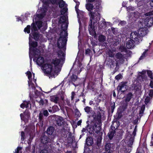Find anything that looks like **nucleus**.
<instances>
[{"label": "nucleus", "instance_id": "obj_1", "mask_svg": "<svg viewBox=\"0 0 153 153\" xmlns=\"http://www.w3.org/2000/svg\"><path fill=\"white\" fill-rule=\"evenodd\" d=\"M95 2L96 7L94 8V12H91L89 13L90 20L89 22L88 30L90 34L92 35L96 34L95 28L97 22L100 20V8L101 1L96 0Z\"/></svg>", "mask_w": 153, "mask_h": 153}, {"label": "nucleus", "instance_id": "obj_2", "mask_svg": "<svg viewBox=\"0 0 153 153\" xmlns=\"http://www.w3.org/2000/svg\"><path fill=\"white\" fill-rule=\"evenodd\" d=\"M57 54L59 59L56 58L55 59L48 60L47 63L42 66L43 69L45 71L46 73L50 74L54 68H56L59 64L62 65L64 63L65 55L63 51L61 50H59L57 52Z\"/></svg>", "mask_w": 153, "mask_h": 153}, {"label": "nucleus", "instance_id": "obj_3", "mask_svg": "<svg viewBox=\"0 0 153 153\" xmlns=\"http://www.w3.org/2000/svg\"><path fill=\"white\" fill-rule=\"evenodd\" d=\"M94 120L95 123L92 128L91 126L89 127V133L91 134H93L94 131L97 134H100V133L101 132L102 121H101V114L100 112L98 111L97 112V114L93 115Z\"/></svg>", "mask_w": 153, "mask_h": 153}, {"label": "nucleus", "instance_id": "obj_4", "mask_svg": "<svg viewBox=\"0 0 153 153\" xmlns=\"http://www.w3.org/2000/svg\"><path fill=\"white\" fill-rule=\"evenodd\" d=\"M62 30L63 31L60 32V37L58 39L57 42V47L59 48H64L66 46L67 40L65 36V34L67 35L68 33L65 30L64 27Z\"/></svg>", "mask_w": 153, "mask_h": 153}, {"label": "nucleus", "instance_id": "obj_5", "mask_svg": "<svg viewBox=\"0 0 153 153\" xmlns=\"http://www.w3.org/2000/svg\"><path fill=\"white\" fill-rule=\"evenodd\" d=\"M29 39L30 40V37ZM29 45L30 46L29 53L32 52L33 53V56H38L40 55V51L36 48L38 46L37 42L29 40Z\"/></svg>", "mask_w": 153, "mask_h": 153}, {"label": "nucleus", "instance_id": "obj_6", "mask_svg": "<svg viewBox=\"0 0 153 153\" xmlns=\"http://www.w3.org/2000/svg\"><path fill=\"white\" fill-rule=\"evenodd\" d=\"M41 142L44 144L43 146L45 148L48 149L49 147H51L52 146V143L53 142L54 139H51L50 137L44 135L40 138Z\"/></svg>", "mask_w": 153, "mask_h": 153}, {"label": "nucleus", "instance_id": "obj_7", "mask_svg": "<svg viewBox=\"0 0 153 153\" xmlns=\"http://www.w3.org/2000/svg\"><path fill=\"white\" fill-rule=\"evenodd\" d=\"M40 54L38 56H33L34 58L33 59V61L34 62H36V63L37 65L39 66H41V68L42 69L44 72L45 74H47L45 72V71L43 69V68L42 67L44 64L47 63H46L43 64L44 62V59L43 57L40 56Z\"/></svg>", "mask_w": 153, "mask_h": 153}, {"label": "nucleus", "instance_id": "obj_8", "mask_svg": "<svg viewBox=\"0 0 153 153\" xmlns=\"http://www.w3.org/2000/svg\"><path fill=\"white\" fill-rule=\"evenodd\" d=\"M45 132L51 139H54L56 135L55 128L52 126H49Z\"/></svg>", "mask_w": 153, "mask_h": 153}, {"label": "nucleus", "instance_id": "obj_9", "mask_svg": "<svg viewBox=\"0 0 153 153\" xmlns=\"http://www.w3.org/2000/svg\"><path fill=\"white\" fill-rule=\"evenodd\" d=\"M130 39L135 43H138L140 40H142L141 37L138 35L137 32L134 31L131 32L130 36Z\"/></svg>", "mask_w": 153, "mask_h": 153}, {"label": "nucleus", "instance_id": "obj_10", "mask_svg": "<svg viewBox=\"0 0 153 153\" xmlns=\"http://www.w3.org/2000/svg\"><path fill=\"white\" fill-rule=\"evenodd\" d=\"M128 83L127 81H123L120 83L117 87L118 91H120L123 93L127 90L128 89Z\"/></svg>", "mask_w": 153, "mask_h": 153}, {"label": "nucleus", "instance_id": "obj_11", "mask_svg": "<svg viewBox=\"0 0 153 153\" xmlns=\"http://www.w3.org/2000/svg\"><path fill=\"white\" fill-rule=\"evenodd\" d=\"M113 146L112 144L106 143L103 149V153H112L114 150Z\"/></svg>", "mask_w": 153, "mask_h": 153}, {"label": "nucleus", "instance_id": "obj_12", "mask_svg": "<svg viewBox=\"0 0 153 153\" xmlns=\"http://www.w3.org/2000/svg\"><path fill=\"white\" fill-rule=\"evenodd\" d=\"M65 121L63 118L60 116H57L55 118L53 121V124L55 126H61L64 124Z\"/></svg>", "mask_w": 153, "mask_h": 153}, {"label": "nucleus", "instance_id": "obj_13", "mask_svg": "<svg viewBox=\"0 0 153 153\" xmlns=\"http://www.w3.org/2000/svg\"><path fill=\"white\" fill-rule=\"evenodd\" d=\"M148 31L147 29L141 28L138 30L137 33L142 39L144 36L147 34Z\"/></svg>", "mask_w": 153, "mask_h": 153}, {"label": "nucleus", "instance_id": "obj_14", "mask_svg": "<svg viewBox=\"0 0 153 153\" xmlns=\"http://www.w3.org/2000/svg\"><path fill=\"white\" fill-rule=\"evenodd\" d=\"M145 24L148 27H151L153 25V18L148 16L144 20Z\"/></svg>", "mask_w": 153, "mask_h": 153}, {"label": "nucleus", "instance_id": "obj_15", "mask_svg": "<svg viewBox=\"0 0 153 153\" xmlns=\"http://www.w3.org/2000/svg\"><path fill=\"white\" fill-rule=\"evenodd\" d=\"M133 97V94L131 92L128 93L126 95L125 99V101L126 102V103L124 104V105H125V107H126L127 106V103L130 102Z\"/></svg>", "mask_w": 153, "mask_h": 153}, {"label": "nucleus", "instance_id": "obj_16", "mask_svg": "<svg viewBox=\"0 0 153 153\" xmlns=\"http://www.w3.org/2000/svg\"><path fill=\"white\" fill-rule=\"evenodd\" d=\"M32 34L33 36L32 38L36 41H38L39 39L40 36L41 35L38 32L36 31H33L31 32V33L29 34L30 37V36Z\"/></svg>", "mask_w": 153, "mask_h": 153}, {"label": "nucleus", "instance_id": "obj_17", "mask_svg": "<svg viewBox=\"0 0 153 153\" xmlns=\"http://www.w3.org/2000/svg\"><path fill=\"white\" fill-rule=\"evenodd\" d=\"M59 134L62 137L65 138H67L68 137V134L69 131L64 128H62L59 130Z\"/></svg>", "mask_w": 153, "mask_h": 153}, {"label": "nucleus", "instance_id": "obj_18", "mask_svg": "<svg viewBox=\"0 0 153 153\" xmlns=\"http://www.w3.org/2000/svg\"><path fill=\"white\" fill-rule=\"evenodd\" d=\"M116 131L112 128H110L109 129V131L108 133V136L109 139L111 140L113 138L114 136L116 135Z\"/></svg>", "mask_w": 153, "mask_h": 153}, {"label": "nucleus", "instance_id": "obj_19", "mask_svg": "<svg viewBox=\"0 0 153 153\" xmlns=\"http://www.w3.org/2000/svg\"><path fill=\"white\" fill-rule=\"evenodd\" d=\"M120 123L119 121H115L114 120V119L110 128L116 131L120 126Z\"/></svg>", "mask_w": 153, "mask_h": 153}, {"label": "nucleus", "instance_id": "obj_20", "mask_svg": "<svg viewBox=\"0 0 153 153\" xmlns=\"http://www.w3.org/2000/svg\"><path fill=\"white\" fill-rule=\"evenodd\" d=\"M78 79L77 76L73 74L72 76L70 77V79H69V82L70 83H72L75 86L76 85L75 84L76 81H77Z\"/></svg>", "mask_w": 153, "mask_h": 153}, {"label": "nucleus", "instance_id": "obj_21", "mask_svg": "<svg viewBox=\"0 0 153 153\" xmlns=\"http://www.w3.org/2000/svg\"><path fill=\"white\" fill-rule=\"evenodd\" d=\"M66 20V17L65 16H62L60 17L59 20V24H62L61 25V28L62 29H63V25H65V23Z\"/></svg>", "mask_w": 153, "mask_h": 153}, {"label": "nucleus", "instance_id": "obj_22", "mask_svg": "<svg viewBox=\"0 0 153 153\" xmlns=\"http://www.w3.org/2000/svg\"><path fill=\"white\" fill-rule=\"evenodd\" d=\"M102 132H101L100 133V134H99L97 137L96 143L98 146H100L101 143L102 139Z\"/></svg>", "mask_w": 153, "mask_h": 153}, {"label": "nucleus", "instance_id": "obj_23", "mask_svg": "<svg viewBox=\"0 0 153 153\" xmlns=\"http://www.w3.org/2000/svg\"><path fill=\"white\" fill-rule=\"evenodd\" d=\"M134 42L131 40H129L126 43V47L128 49L134 48Z\"/></svg>", "mask_w": 153, "mask_h": 153}, {"label": "nucleus", "instance_id": "obj_24", "mask_svg": "<svg viewBox=\"0 0 153 153\" xmlns=\"http://www.w3.org/2000/svg\"><path fill=\"white\" fill-rule=\"evenodd\" d=\"M94 6L92 4L90 3H88L86 4H85V7L87 10L89 11V13L91 12H94L93 11H91L94 8Z\"/></svg>", "mask_w": 153, "mask_h": 153}, {"label": "nucleus", "instance_id": "obj_25", "mask_svg": "<svg viewBox=\"0 0 153 153\" xmlns=\"http://www.w3.org/2000/svg\"><path fill=\"white\" fill-rule=\"evenodd\" d=\"M30 105V107L31 108L30 102L29 100L27 101H24L20 105V107L24 109L25 108H27L29 107V105Z\"/></svg>", "mask_w": 153, "mask_h": 153}, {"label": "nucleus", "instance_id": "obj_26", "mask_svg": "<svg viewBox=\"0 0 153 153\" xmlns=\"http://www.w3.org/2000/svg\"><path fill=\"white\" fill-rule=\"evenodd\" d=\"M86 140V143L88 146H91L93 143V140L91 137H88Z\"/></svg>", "mask_w": 153, "mask_h": 153}, {"label": "nucleus", "instance_id": "obj_27", "mask_svg": "<svg viewBox=\"0 0 153 153\" xmlns=\"http://www.w3.org/2000/svg\"><path fill=\"white\" fill-rule=\"evenodd\" d=\"M147 148L146 147L145 145H143V147L138 148L136 153H145V150H146Z\"/></svg>", "mask_w": 153, "mask_h": 153}, {"label": "nucleus", "instance_id": "obj_28", "mask_svg": "<svg viewBox=\"0 0 153 153\" xmlns=\"http://www.w3.org/2000/svg\"><path fill=\"white\" fill-rule=\"evenodd\" d=\"M122 112L121 111L117 112V115L116 116H114V118L115 121H119L122 117Z\"/></svg>", "mask_w": 153, "mask_h": 153}, {"label": "nucleus", "instance_id": "obj_29", "mask_svg": "<svg viewBox=\"0 0 153 153\" xmlns=\"http://www.w3.org/2000/svg\"><path fill=\"white\" fill-rule=\"evenodd\" d=\"M59 98L58 97H56L55 96H51L50 97V100L51 102H54L56 103H57L59 100Z\"/></svg>", "mask_w": 153, "mask_h": 153}, {"label": "nucleus", "instance_id": "obj_30", "mask_svg": "<svg viewBox=\"0 0 153 153\" xmlns=\"http://www.w3.org/2000/svg\"><path fill=\"white\" fill-rule=\"evenodd\" d=\"M149 50L148 49H145V51L142 53L141 56L140 57L138 61L143 59L144 58L146 57L147 53V52Z\"/></svg>", "mask_w": 153, "mask_h": 153}, {"label": "nucleus", "instance_id": "obj_31", "mask_svg": "<svg viewBox=\"0 0 153 153\" xmlns=\"http://www.w3.org/2000/svg\"><path fill=\"white\" fill-rule=\"evenodd\" d=\"M106 38L105 36L101 34L98 37V40L100 43H104L106 41Z\"/></svg>", "mask_w": 153, "mask_h": 153}, {"label": "nucleus", "instance_id": "obj_32", "mask_svg": "<svg viewBox=\"0 0 153 153\" xmlns=\"http://www.w3.org/2000/svg\"><path fill=\"white\" fill-rule=\"evenodd\" d=\"M65 4V2L63 0H58L56 4L59 5V7L62 8Z\"/></svg>", "mask_w": 153, "mask_h": 153}, {"label": "nucleus", "instance_id": "obj_33", "mask_svg": "<svg viewBox=\"0 0 153 153\" xmlns=\"http://www.w3.org/2000/svg\"><path fill=\"white\" fill-rule=\"evenodd\" d=\"M44 120L43 114L42 112H40L39 114V121L40 123L42 126L43 124Z\"/></svg>", "mask_w": 153, "mask_h": 153}, {"label": "nucleus", "instance_id": "obj_34", "mask_svg": "<svg viewBox=\"0 0 153 153\" xmlns=\"http://www.w3.org/2000/svg\"><path fill=\"white\" fill-rule=\"evenodd\" d=\"M31 32L33 31H37L38 29L36 26V24L34 23H33L31 24Z\"/></svg>", "mask_w": 153, "mask_h": 153}, {"label": "nucleus", "instance_id": "obj_35", "mask_svg": "<svg viewBox=\"0 0 153 153\" xmlns=\"http://www.w3.org/2000/svg\"><path fill=\"white\" fill-rule=\"evenodd\" d=\"M98 25L100 28H102L103 26L106 25V22L105 21H102L97 23Z\"/></svg>", "mask_w": 153, "mask_h": 153}, {"label": "nucleus", "instance_id": "obj_36", "mask_svg": "<svg viewBox=\"0 0 153 153\" xmlns=\"http://www.w3.org/2000/svg\"><path fill=\"white\" fill-rule=\"evenodd\" d=\"M84 110L87 113L89 114L92 111V108L89 106H86L84 108Z\"/></svg>", "mask_w": 153, "mask_h": 153}, {"label": "nucleus", "instance_id": "obj_37", "mask_svg": "<svg viewBox=\"0 0 153 153\" xmlns=\"http://www.w3.org/2000/svg\"><path fill=\"white\" fill-rule=\"evenodd\" d=\"M116 56L117 59H123V55L120 52L117 53L116 54Z\"/></svg>", "mask_w": 153, "mask_h": 153}, {"label": "nucleus", "instance_id": "obj_38", "mask_svg": "<svg viewBox=\"0 0 153 153\" xmlns=\"http://www.w3.org/2000/svg\"><path fill=\"white\" fill-rule=\"evenodd\" d=\"M72 136V133L69 131L68 137L67 138H68V139L69 140V143H72L73 142V139Z\"/></svg>", "mask_w": 153, "mask_h": 153}, {"label": "nucleus", "instance_id": "obj_39", "mask_svg": "<svg viewBox=\"0 0 153 153\" xmlns=\"http://www.w3.org/2000/svg\"><path fill=\"white\" fill-rule=\"evenodd\" d=\"M147 74L148 76L151 79H153V73L150 70H147Z\"/></svg>", "mask_w": 153, "mask_h": 153}, {"label": "nucleus", "instance_id": "obj_40", "mask_svg": "<svg viewBox=\"0 0 153 153\" xmlns=\"http://www.w3.org/2000/svg\"><path fill=\"white\" fill-rule=\"evenodd\" d=\"M30 28L31 27L30 25H27V27L25 28L24 31L25 33L27 32V33H30Z\"/></svg>", "mask_w": 153, "mask_h": 153}, {"label": "nucleus", "instance_id": "obj_41", "mask_svg": "<svg viewBox=\"0 0 153 153\" xmlns=\"http://www.w3.org/2000/svg\"><path fill=\"white\" fill-rule=\"evenodd\" d=\"M134 142V139L132 137H131L129 140V141L128 143V147H131L132 145H133V143Z\"/></svg>", "mask_w": 153, "mask_h": 153}, {"label": "nucleus", "instance_id": "obj_42", "mask_svg": "<svg viewBox=\"0 0 153 153\" xmlns=\"http://www.w3.org/2000/svg\"><path fill=\"white\" fill-rule=\"evenodd\" d=\"M107 64L109 65H113V63L114 62V61H113L111 59L108 58L107 60Z\"/></svg>", "mask_w": 153, "mask_h": 153}, {"label": "nucleus", "instance_id": "obj_43", "mask_svg": "<svg viewBox=\"0 0 153 153\" xmlns=\"http://www.w3.org/2000/svg\"><path fill=\"white\" fill-rule=\"evenodd\" d=\"M75 114L77 117H79L81 115V114L80 113L79 110L77 108H76L75 110Z\"/></svg>", "mask_w": 153, "mask_h": 153}, {"label": "nucleus", "instance_id": "obj_44", "mask_svg": "<svg viewBox=\"0 0 153 153\" xmlns=\"http://www.w3.org/2000/svg\"><path fill=\"white\" fill-rule=\"evenodd\" d=\"M68 9L67 7H64L62 8L60 10V14L63 15L66 13L68 11Z\"/></svg>", "mask_w": 153, "mask_h": 153}, {"label": "nucleus", "instance_id": "obj_45", "mask_svg": "<svg viewBox=\"0 0 153 153\" xmlns=\"http://www.w3.org/2000/svg\"><path fill=\"white\" fill-rule=\"evenodd\" d=\"M80 4L79 2H76V5L75 6V9L76 11V13H77V15H79V13L78 12V10H79V9H78L79 5Z\"/></svg>", "mask_w": 153, "mask_h": 153}, {"label": "nucleus", "instance_id": "obj_46", "mask_svg": "<svg viewBox=\"0 0 153 153\" xmlns=\"http://www.w3.org/2000/svg\"><path fill=\"white\" fill-rule=\"evenodd\" d=\"M36 25L38 29H40L42 26V22L41 21H38L36 22Z\"/></svg>", "mask_w": 153, "mask_h": 153}, {"label": "nucleus", "instance_id": "obj_47", "mask_svg": "<svg viewBox=\"0 0 153 153\" xmlns=\"http://www.w3.org/2000/svg\"><path fill=\"white\" fill-rule=\"evenodd\" d=\"M89 127H90V126H89V125H88L87 126V127H86L85 128H83L82 131V132H89Z\"/></svg>", "mask_w": 153, "mask_h": 153}, {"label": "nucleus", "instance_id": "obj_48", "mask_svg": "<svg viewBox=\"0 0 153 153\" xmlns=\"http://www.w3.org/2000/svg\"><path fill=\"white\" fill-rule=\"evenodd\" d=\"M26 74L27 75L28 78L30 80L32 76V74L31 72L29 71H28L27 72Z\"/></svg>", "mask_w": 153, "mask_h": 153}, {"label": "nucleus", "instance_id": "obj_49", "mask_svg": "<svg viewBox=\"0 0 153 153\" xmlns=\"http://www.w3.org/2000/svg\"><path fill=\"white\" fill-rule=\"evenodd\" d=\"M127 10L128 11H133L135 10L134 7L130 6L126 7Z\"/></svg>", "mask_w": 153, "mask_h": 153}, {"label": "nucleus", "instance_id": "obj_50", "mask_svg": "<svg viewBox=\"0 0 153 153\" xmlns=\"http://www.w3.org/2000/svg\"><path fill=\"white\" fill-rule=\"evenodd\" d=\"M43 115L45 117H47L49 115V113L47 110H45L42 111Z\"/></svg>", "mask_w": 153, "mask_h": 153}, {"label": "nucleus", "instance_id": "obj_51", "mask_svg": "<svg viewBox=\"0 0 153 153\" xmlns=\"http://www.w3.org/2000/svg\"><path fill=\"white\" fill-rule=\"evenodd\" d=\"M150 101V97H149L147 96L145 99V103L146 105H147V104Z\"/></svg>", "mask_w": 153, "mask_h": 153}, {"label": "nucleus", "instance_id": "obj_52", "mask_svg": "<svg viewBox=\"0 0 153 153\" xmlns=\"http://www.w3.org/2000/svg\"><path fill=\"white\" fill-rule=\"evenodd\" d=\"M111 113H112L114 111V108H115V103L114 102L113 104H111Z\"/></svg>", "mask_w": 153, "mask_h": 153}, {"label": "nucleus", "instance_id": "obj_53", "mask_svg": "<svg viewBox=\"0 0 153 153\" xmlns=\"http://www.w3.org/2000/svg\"><path fill=\"white\" fill-rule=\"evenodd\" d=\"M39 103L40 105H43L45 104V100H43L42 99H41L39 101Z\"/></svg>", "mask_w": 153, "mask_h": 153}, {"label": "nucleus", "instance_id": "obj_54", "mask_svg": "<svg viewBox=\"0 0 153 153\" xmlns=\"http://www.w3.org/2000/svg\"><path fill=\"white\" fill-rule=\"evenodd\" d=\"M122 52L125 51L126 50V48L125 47L123 46H120L119 48Z\"/></svg>", "mask_w": 153, "mask_h": 153}, {"label": "nucleus", "instance_id": "obj_55", "mask_svg": "<svg viewBox=\"0 0 153 153\" xmlns=\"http://www.w3.org/2000/svg\"><path fill=\"white\" fill-rule=\"evenodd\" d=\"M108 55L109 57H112L114 56L113 52L111 51H110L108 52Z\"/></svg>", "mask_w": 153, "mask_h": 153}, {"label": "nucleus", "instance_id": "obj_56", "mask_svg": "<svg viewBox=\"0 0 153 153\" xmlns=\"http://www.w3.org/2000/svg\"><path fill=\"white\" fill-rule=\"evenodd\" d=\"M21 140H23L25 139V134L24 131H22L21 132Z\"/></svg>", "mask_w": 153, "mask_h": 153}, {"label": "nucleus", "instance_id": "obj_57", "mask_svg": "<svg viewBox=\"0 0 153 153\" xmlns=\"http://www.w3.org/2000/svg\"><path fill=\"white\" fill-rule=\"evenodd\" d=\"M122 76L121 74H119L118 75H117L115 77V79L116 80H119L121 79L122 77Z\"/></svg>", "mask_w": 153, "mask_h": 153}, {"label": "nucleus", "instance_id": "obj_58", "mask_svg": "<svg viewBox=\"0 0 153 153\" xmlns=\"http://www.w3.org/2000/svg\"><path fill=\"white\" fill-rule=\"evenodd\" d=\"M58 0H50V2L53 5L56 4Z\"/></svg>", "mask_w": 153, "mask_h": 153}, {"label": "nucleus", "instance_id": "obj_59", "mask_svg": "<svg viewBox=\"0 0 153 153\" xmlns=\"http://www.w3.org/2000/svg\"><path fill=\"white\" fill-rule=\"evenodd\" d=\"M149 96L151 97H152L153 96V90L150 89L149 90Z\"/></svg>", "mask_w": 153, "mask_h": 153}, {"label": "nucleus", "instance_id": "obj_60", "mask_svg": "<svg viewBox=\"0 0 153 153\" xmlns=\"http://www.w3.org/2000/svg\"><path fill=\"white\" fill-rule=\"evenodd\" d=\"M139 77H140L143 80H146V79L147 78V76H146L145 75H139Z\"/></svg>", "mask_w": 153, "mask_h": 153}, {"label": "nucleus", "instance_id": "obj_61", "mask_svg": "<svg viewBox=\"0 0 153 153\" xmlns=\"http://www.w3.org/2000/svg\"><path fill=\"white\" fill-rule=\"evenodd\" d=\"M22 149L21 147H17V148L15 150L14 153H19V150Z\"/></svg>", "mask_w": 153, "mask_h": 153}, {"label": "nucleus", "instance_id": "obj_62", "mask_svg": "<svg viewBox=\"0 0 153 153\" xmlns=\"http://www.w3.org/2000/svg\"><path fill=\"white\" fill-rule=\"evenodd\" d=\"M149 85L151 88H153V79H151L150 80V83Z\"/></svg>", "mask_w": 153, "mask_h": 153}, {"label": "nucleus", "instance_id": "obj_63", "mask_svg": "<svg viewBox=\"0 0 153 153\" xmlns=\"http://www.w3.org/2000/svg\"><path fill=\"white\" fill-rule=\"evenodd\" d=\"M75 95V92L74 91H72L71 92V100H74V97Z\"/></svg>", "mask_w": 153, "mask_h": 153}, {"label": "nucleus", "instance_id": "obj_64", "mask_svg": "<svg viewBox=\"0 0 153 153\" xmlns=\"http://www.w3.org/2000/svg\"><path fill=\"white\" fill-rule=\"evenodd\" d=\"M40 153H48V150L44 149L42 150Z\"/></svg>", "mask_w": 153, "mask_h": 153}]
</instances>
